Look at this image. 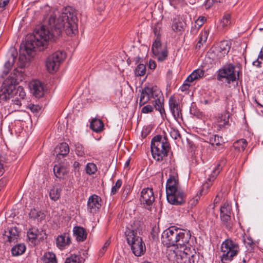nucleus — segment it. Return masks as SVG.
<instances>
[{
  "instance_id": "nucleus-32",
  "label": "nucleus",
  "mask_w": 263,
  "mask_h": 263,
  "mask_svg": "<svg viewBox=\"0 0 263 263\" xmlns=\"http://www.w3.org/2000/svg\"><path fill=\"white\" fill-rule=\"evenodd\" d=\"M163 49L162 48V44L161 40L155 39L152 47V51L153 53L158 54L159 51H161Z\"/></svg>"
},
{
  "instance_id": "nucleus-15",
  "label": "nucleus",
  "mask_w": 263,
  "mask_h": 263,
  "mask_svg": "<svg viewBox=\"0 0 263 263\" xmlns=\"http://www.w3.org/2000/svg\"><path fill=\"white\" fill-rule=\"evenodd\" d=\"M101 198L96 195L91 196L87 201L88 211L91 213H96L101 206Z\"/></svg>"
},
{
  "instance_id": "nucleus-2",
  "label": "nucleus",
  "mask_w": 263,
  "mask_h": 263,
  "mask_svg": "<svg viewBox=\"0 0 263 263\" xmlns=\"http://www.w3.org/2000/svg\"><path fill=\"white\" fill-rule=\"evenodd\" d=\"M191 237L190 231L180 229L175 226L165 230L162 234V241L167 247L176 246L180 249L190 244Z\"/></svg>"
},
{
  "instance_id": "nucleus-13",
  "label": "nucleus",
  "mask_w": 263,
  "mask_h": 263,
  "mask_svg": "<svg viewBox=\"0 0 263 263\" xmlns=\"http://www.w3.org/2000/svg\"><path fill=\"white\" fill-rule=\"evenodd\" d=\"M227 162L224 158H221L218 162L216 167L213 170L212 173L210 175L207 181L203 184V187L209 189L212 184L213 181L215 179L217 175L219 174L223 166Z\"/></svg>"
},
{
  "instance_id": "nucleus-12",
  "label": "nucleus",
  "mask_w": 263,
  "mask_h": 263,
  "mask_svg": "<svg viewBox=\"0 0 263 263\" xmlns=\"http://www.w3.org/2000/svg\"><path fill=\"white\" fill-rule=\"evenodd\" d=\"M166 194V199L167 201L173 205H182L185 202V194L183 191V190L180 188L177 189V191H175L174 193H173L172 194L173 195V198L170 199L169 198L168 194Z\"/></svg>"
},
{
  "instance_id": "nucleus-54",
  "label": "nucleus",
  "mask_w": 263,
  "mask_h": 263,
  "mask_svg": "<svg viewBox=\"0 0 263 263\" xmlns=\"http://www.w3.org/2000/svg\"><path fill=\"white\" fill-rule=\"evenodd\" d=\"M205 20L206 19L204 17L200 16L196 21L195 23L197 25H198V27H200L203 24Z\"/></svg>"
},
{
  "instance_id": "nucleus-17",
  "label": "nucleus",
  "mask_w": 263,
  "mask_h": 263,
  "mask_svg": "<svg viewBox=\"0 0 263 263\" xmlns=\"http://www.w3.org/2000/svg\"><path fill=\"white\" fill-rule=\"evenodd\" d=\"M57 247L61 250L64 249L66 246L70 243V238L68 233H64L59 236L56 239Z\"/></svg>"
},
{
  "instance_id": "nucleus-22",
  "label": "nucleus",
  "mask_w": 263,
  "mask_h": 263,
  "mask_svg": "<svg viewBox=\"0 0 263 263\" xmlns=\"http://www.w3.org/2000/svg\"><path fill=\"white\" fill-rule=\"evenodd\" d=\"M231 48V44L228 41H222L220 44L218 49V51L220 53L219 58L224 57L229 52Z\"/></svg>"
},
{
  "instance_id": "nucleus-25",
  "label": "nucleus",
  "mask_w": 263,
  "mask_h": 263,
  "mask_svg": "<svg viewBox=\"0 0 263 263\" xmlns=\"http://www.w3.org/2000/svg\"><path fill=\"white\" fill-rule=\"evenodd\" d=\"M62 189L59 187H53L49 192L50 199L54 201H57L61 196Z\"/></svg>"
},
{
  "instance_id": "nucleus-8",
  "label": "nucleus",
  "mask_w": 263,
  "mask_h": 263,
  "mask_svg": "<svg viewBox=\"0 0 263 263\" xmlns=\"http://www.w3.org/2000/svg\"><path fill=\"white\" fill-rule=\"evenodd\" d=\"M15 82L16 80L12 77H8L5 80L0 89V102L6 101L13 96Z\"/></svg>"
},
{
  "instance_id": "nucleus-50",
  "label": "nucleus",
  "mask_w": 263,
  "mask_h": 263,
  "mask_svg": "<svg viewBox=\"0 0 263 263\" xmlns=\"http://www.w3.org/2000/svg\"><path fill=\"white\" fill-rule=\"evenodd\" d=\"M170 134L171 137L175 140L178 138H181V135L179 130L176 128H171Z\"/></svg>"
},
{
  "instance_id": "nucleus-60",
  "label": "nucleus",
  "mask_w": 263,
  "mask_h": 263,
  "mask_svg": "<svg viewBox=\"0 0 263 263\" xmlns=\"http://www.w3.org/2000/svg\"><path fill=\"white\" fill-rule=\"evenodd\" d=\"M21 99L18 98V97H15L14 100H13L12 101L13 102V104L14 105H17L20 106L22 104L21 103Z\"/></svg>"
},
{
  "instance_id": "nucleus-53",
  "label": "nucleus",
  "mask_w": 263,
  "mask_h": 263,
  "mask_svg": "<svg viewBox=\"0 0 263 263\" xmlns=\"http://www.w3.org/2000/svg\"><path fill=\"white\" fill-rule=\"evenodd\" d=\"M153 109V107L152 105H147L142 108L141 112L144 114H148L152 112Z\"/></svg>"
},
{
  "instance_id": "nucleus-19",
  "label": "nucleus",
  "mask_w": 263,
  "mask_h": 263,
  "mask_svg": "<svg viewBox=\"0 0 263 263\" xmlns=\"http://www.w3.org/2000/svg\"><path fill=\"white\" fill-rule=\"evenodd\" d=\"M151 95L150 91V87L145 86L142 89L141 91L139 100L140 106H142L146 103H147L148 101L151 99Z\"/></svg>"
},
{
  "instance_id": "nucleus-16",
  "label": "nucleus",
  "mask_w": 263,
  "mask_h": 263,
  "mask_svg": "<svg viewBox=\"0 0 263 263\" xmlns=\"http://www.w3.org/2000/svg\"><path fill=\"white\" fill-rule=\"evenodd\" d=\"M204 73V71L200 69H197L194 70L191 74H190L185 80V83L182 87V90L187 89L190 85L186 82H192L195 80H198L202 78Z\"/></svg>"
},
{
  "instance_id": "nucleus-33",
  "label": "nucleus",
  "mask_w": 263,
  "mask_h": 263,
  "mask_svg": "<svg viewBox=\"0 0 263 263\" xmlns=\"http://www.w3.org/2000/svg\"><path fill=\"white\" fill-rule=\"evenodd\" d=\"M16 58V57L14 53H12L11 55V60H9L5 64V69L3 71V74L5 76H7V74L8 73L9 70L10 69L11 67L13 65L15 59Z\"/></svg>"
},
{
  "instance_id": "nucleus-27",
  "label": "nucleus",
  "mask_w": 263,
  "mask_h": 263,
  "mask_svg": "<svg viewBox=\"0 0 263 263\" xmlns=\"http://www.w3.org/2000/svg\"><path fill=\"white\" fill-rule=\"evenodd\" d=\"M44 263H57L56 256L52 252H47L45 253L43 257Z\"/></svg>"
},
{
  "instance_id": "nucleus-31",
  "label": "nucleus",
  "mask_w": 263,
  "mask_h": 263,
  "mask_svg": "<svg viewBox=\"0 0 263 263\" xmlns=\"http://www.w3.org/2000/svg\"><path fill=\"white\" fill-rule=\"evenodd\" d=\"M150 91L151 98H153L155 100L157 99H163L161 91L157 86L150 87Z\"/></svg>"
},
{
  "instance_id": "nucleus-6",
  "label": "nucleus",
  "mask_w": 263,
  "mask_h": 263,
  "mask_svg": "<svg viewBox=\"0 0 263 263\" xmlns=\"http://www.w3.org/2000/svg\"><path fill=\"white\" fill-rule=\"evenodd\" d=\"M66 58V54L62 51H57L49 56L46 61V67L50 73L56 72L61 63Z\"/></svg>"
},
{
  "instance_id": "nucleus-39",
  "label": "nucleus",
  "mask_w": 263,
  "mask_h": 263,
  "mask_svg": "<svg viewBox=\"0 0 263 263\" xmlns=\"http://www.w3.org/2000/svg\"><path fill=\"white\" fill-rule=\"evenodd\" d=\"M220 215H229L231 214L232 208L229 203L226 202L220 207Z\"/></svg>"
},
{
  "instance_id": "nucleus-58",
  "label": "nucleus",
  "mask_w": 263,
  "mask_h": 263,
  "mask_svg": "<svg viewBox=\"0 0 263 263\" xmlns=\"http://www.w3.org/2000/svg\"><path fill=\"white\" fill-rule=\"evenodd\" d=\"M244 242L247 246H248L251 248H252L254 245L253 240L251 238H248L247 239H244Z\"/></svg>"
},
{
  "instance_id": "nucleus-37",
  "label": "nucleus",
  "mask_w": 263,
  "mask_h": 263,
  "mask_svg": "<svg viewBox=\"0 0 263 263\" xmlns=\"http://www.w3.org/2000/svg\"><path fill=\"white\" fill-rule=\"evenodd\" d=\"M146 73V66L143 64H139L135 70V74L136 77H141Z\"/></svg>"
},
{
  "instance_id": "nucleus-48",
  "label": "nucleus",
  "mask_w": 263,
  "mask_h": 263,
  "mask_svg": "<svg viewBox=\"0 0 263 263\" xmlns=\"http://www.w3.org/2000/svg\"><path fill=\"white\" fill-rule=\"evenodd\" d=\"M122 184V181L121 179H118L116 181L115 185H114L111 188V194H112V195L116 194L117 193L118 190L121 186Z\"/></svg>"
},
{
  "instance_id": "nucleus-4",
  "label": "nucleus",
  "mask_w": 263,
  "mask_h": 263,
  "mask_svg": "<svg viewBox=\"0 0 263 263\" xmlns=\"http://www.w3.org/2000/svg\"><path fill=\"white\" fill-rule=\"evenodd\" d=\"M124 234L133 253L137 256L144 254L146 250L145 246L142 238L137 236V229L131 226L130 228L126 229Z\"/></svg>"
},
{
  "instance_id": "nucleus-42",
  "label": "nucleus",
  "mask_w": 263,
  "mask_h": 263,
  "mask_svg": "<svg viewBox=\"0 0 263 263\" xmlns=\"http://www.w3.org/2000/svg\"><path fill=\"white\" fill-rule=\"evenodd\" d=\"M80 258L79 256L71 254L67 257L65 260V263H80Z\"/></svg>"
},
{
  "instance_id": "nucleus-55",
  "label": "nucleus",
  "mask_w": 263,
  "mask_h": 263,
  "mask_svg": "<svg viewBox=\"0 0 263 263\" xmlns=\"http://www.w3.org/2000/svg\"><path fill=\"white\" fill-rule=\"evenodd\" d=\"M215 3V2L214 0H206L204 4L205 9H209L214 5Z\"/></svg>"
},
{
  "instance_id": "nucleus-38",
  "label": "nucleus",
  "mask_w": 263,
  "mask_h": 263,
  "mask_svg": "<svg viewBox=\"0 0 263 263\" xmlns=\"http://www.w3.org/2000/svg\"><path fill=\"white\" fill-rule=\"evenodd\" d=\"M15 83H16V82ZM13 95L20 99H24L26 96V93L22 86H19L16 88V84H15V90L13 91Z\"/></svg>"
},
{
  "instance_id": "nucleus-64",
  "label": "nucleus",
  "mask_w": 263,
  "mask_h": 263,
  "mask_svg": "<svg viewBox=\"0 0 263 263\" xmlns=\"http://www.w3.org/2000/svg\"><path fill=\"white\" fill-rule=\"evenodd\" d=\"M80 164L78 162L75 161L73 163V166L74 168L75 171H79Z\"/></svg>"
},
{
  "instance_id": "nucleus-30",
  "label": "nucleus",
  "mask_w": 263,
  "mask_h": 263,
  "mask_svg": "<svg viewBox=\"0 0 263 263\" xmlns=\"http://www.w3.org/2000/svg\"><path fill=\"white\" fill-rule=\"evenodd\" d=\"M220 219L222 224L228 230H230L232 228V222L231 220V215H220Z\"/></svg>"
},
{
  "instance_id": "nucleus-20",
  "label": "nucleus",
  "mask_w": 263,
  "mask_h": 263,
  "mask_svg": "<svg viewBox=\"0 0 263 263\" xmlns=\"http://www.w3.org/2000/svg\"><path fill=\"white\" fill-rule=\"evenodd\" d=\"M73 234L78 241H83L87 238V232L85 229L81 227L73 228Z\"/></svg>"
},
{
  "instance_id": "nucleus-5",
  "label": "nucleus",
  "mask_w": 263,
  "mask_h": 263,
  "mask_svg": "<svg viewBox=\"0 0 263 263\" xmlns=\"http://www.w3.org/2000/svg\"><path fill=\"white\" fill-rule=\"evenodd\" d=\"M239 249V247L237 243L231 239L226 240L221 247V261L223 263H228L231 261L234 256L237 254Z\"/></svg>"
},
{
  "instance_id": "nucleus-3",
  "label": "nucleus",
  "mask_w": 263,
  "mask_h": 263,
  "mask_svg": "<svg viewBox=\"0 0 263 263\" xmlns=\"http://www.w3.org/2000/svg\"><path fill=\"white\" fill-rule=\"evenodd\" d=\"M151 152L153 158L157 161H161L168 155L171 149L170 144L166 136H155L151 141Z\"/></svg>"
},
{
  "instance_id": "nucleus-49",
  "label": "nucleus",
  "mask_w": 263,
  "mask_h": 263,
  "mask_svg": "<svg viewBox=\"0 0 263 263\" xmlns=\"http://www.w3.org/2000/svg\"><path fill=\"white\" fill-rule=\"evenodd\" d=\"M27 236L29 240L36 239L37 236L36 230L33 229H29L27 232Z\"/></svg>"
},
{
  "instance_id": "nucleus-29",
  "label": "nucleus",
  "mask_w": 263,
  "mask_h": 263,
  "mask_svg": "<svg viewBox=\"0 0 263 263\" xmlns=\"http://www.w3.org/2000/svg\"><path fill=\"white\" fill-rule=\"evenodd\" d=\"M26 247L23 244H18L14 246L11 249V252L13 256H18L24 253Z\"/></svg>"
},
{
  "instance_id": "nucleus-40",
  "label": "nucleus",
  "mask_w": 263,
  "mask_h": 263,
  "mask_svg": "<svg viewBox=\"0 0 263 263\" xmlns=\"http://www.w3.org/2000/svg\"><path fill=\"white\" fill-rule=\"evenodd\" d=\"M157 59L159 62H163L166 60L168 57V51L166 48H163V50L159 51L158 54H154Z\"/></svg>"
},
{
  "instance_id": "nucleus-36",
  "label": "nucleus",
  "mask_w": 263,
  "mask_h": 263,
  "mask_svg": "<svg viewBox=\"0 0 263 263\" xmlns=\"http://www.w3.org/2000/svg\"><path fill=\"white\" fill-rule=\"evenodd\" d=\"M154 106L157 110H158L160 113L163 116V114H165V110L164 108L163 99H157L154 101Z\"/></svg>"
},
{
  "instance_id": "nucleus-28",
  "label": "nucleus",
  "mask_w": 263,
  "mask_h": 263,
  "mask_svg": "<svg viewBox=\"0 0 263 263\" xmlns=\"http://www.w3.org/2000/svg\"><path fill=\"white\" fill-rule=\"evenodd\" d=\"M53 172L56 177L61 179L66 173V170L63 166L55 165L53 168Z\"/></svg>"
},
{
  "instance_id": "nucleus-26",
  "label": "nucleus",
  "mask_w": 263,
  "mask_h": 263,
  "mask_svg": "<svg viewBox=\"0 0 263 263\" xmlns=\"http://www.w3.org/2000/svg\"><path fill=\"white\" fill-rule=\"evenodd\" d=\"M29 216L33 219L42 221L45 218V215L41 211H37L35 209H32L29 213Z\"/></svg>"
},
{
  "instance_id": "nucleus-43",
  "label": "nucleus",
  "mask_w": 263,
  "mask_h": 263,
  "mask_svg": "<svg viewBox=\"0 0 263 263\" xmlns=\"http://www.w3.org/2000/svg\"><path fill=\"white\" fill-rule=\"evenodd\" d=\"M9 235H8V240L9 242L14 241L17 238V236H18V232L16 228L11 229L9 231Z\"/></svg>"
},
{
  "instance_id": "nucleus-52",
  "label": "nucleus",
  "mask_w": 263,
  "mask_h": 263,
  "mask_svg": "<svg viewBox=\"0 0 263 263\" xmlns=\"http://www.w3.org/2000/svg\"><path fill=\"white\" fill-rule=\"evenodd\" d=\"M110 245V241L109 240H107L105 242V243L104 244L103 246L102 247V248L100 250L99 252V256L100 257L102 256L105 252L106 251V250L108 248V247Z\"/></svg>"
},
{
  "instance_id": "nucleus-63",
  "label": "nucleus",
  "mask_w": 263,
  "mask_h": 263,
  "mask_svg": "<svg viewBox=\"0 0 263 263\" xmlns=\"http://www.w3.org/2000/svg\"><path fill=\"white\" fill-rule=\"evenodd\" d=\"M2 159L1 158H0V176H2L3 173H4V168L3 164L2 163Z\"/></svg>"
},
{
  "instance_id": "nucleus-45",
  "label": "nucleus",
  "mask_w": 263,
  "mask_h": 263,
  "mask_svg": "<svg viewBox=\"0 0 263 263\" xmlns=\"http://www.w3.org/2000/svg\"><path fill=\"white\" fill-rule=\"evenodd\" d=\"M97 171V167L95 164L89 163L87 164L86 167V173L89 175L94 174Z\"/></svg>"
},
{
  "instance_id": "nucleus-56",
  "label": "nucleus",
  "mask_w": 263,
  "mask_h": 263,
  "mask_svg": "<svg viewBox=\"0 0 263 263\" xmlns=\"http://www.w3.org/2000/svg\"><path fill=\"white\" fill-rule=\"evenodd\" d=\"M30 109L33 112H38L41 107L39 105H35L34 104L30 105Z\"/></svg>"
},
{
  "instance_id": "nucleus-10",
  "label": "nucleus",
  "mask_w": 263,
  "mask_h": 263,
  "mask_svg": "<svg viewBox=\"0 0 263 263\" xmlns=\"http://www.w3.org/2000/svg\"><path fill=\"white\" fill-rule=\"evenodd\" d=\"M235 67L232 64L224 65L218 70L217 79L221 81L222 78H226L227 83L236 81V77L235 71Z\"/></svg>"
},
{
  "instance_id": "nucleus-51",
  "label": "nucleus",
  "mask_w": 263,
  "mask_h": 263,
  "mask_svg": "<svg viewBox=\"0 0 263 263\" xmlns=\"http://www.w3.org/2000/svg\"><path fill=\"white\" fill-rule=\"evenodd\" d=\"M200 199V196L197 194L196 196L193 198L189 201V204L191 208L195 206L199 201Z\"/></svg>"
},
{
  "instance_id": "nucleus-35",
  "label": "nucleus",
  "mask_w": 263,
  "mask_h": 263,
  "mask_svg": "<svg viewBox=\"0 0 263 263\" xmlns=\"http://www.w3.org/2000/svg\"><path fill=\"white\" fill-rule=\"evenodd\" d=\"M209 143L212 145H216V146H220L223 143V141L221 137L214 135H212V136L209 138Z\"/></svg>"
},
{
  "instance_id": "nucleus-9",
  "label": "nucleus",
  "mask_w": 263,
  "mask_h": 263,
  "mask_svg": "<svg viewBox=\"0 0 263 263\" xmlns=\"http://www.w3.org/2000/svg\"><path fill=\"white\" fill-rule=\"evenodd\" d=\"M180 188V185L178 179V175L175 168L170 170L169 177L167 180L166 184V194H168L169 198H173L172 193L177 189Z\"/></svg>"
},
{
  "instance_id": "nucleus-7",
  "label": "nucleus",
  "mask_w": 263,
  "mask_h": 263,
  "mask_svg": "<svg viewBox=\"0 0 263 263\" xmlns=\"http://www.w3.org/2000/svg\"><path fill=\"white\" fill-rule=\"evenodd\" d=\"M191 247L190 244L184 246L183 250L176 254V263H198V256L195 252V254H193Z\"/></svg>"
},
{
  "instance_id": "nucleus-41",
  "label": "nucleus",
  "mask_w": 263,
  "mask_h": 263,
  "mask_svg": "<svg viewBox=\"0 0 263 263\" xmlns=\"http://www.w3.org/2000/svg\"><path fill=\"white\" fill-rule=\"evenodd\" d=\"M229 115L228 114L221 115L217 120L218 126L221 127L227 125L229 122Z\"/></svg>"
},
{
  "instance_id": "nucleus-24",
  "label": "nucleus",
  "mask_w": 263,
  "mask_h": 263,
  "mask_svg": "<svg viewBox=\"0 0 263 263\" xmlns=\"http://www.w3.org/2000/svg\"><path fill=\"white\" fill-rule=\"evenodd\" d=\"M185 23L180 18H174L172 24V29L174 31H182L184 30Z\"/></svg>"
},
{
  "instance_id": "nucleus-59",
  "label": "nucleus",
  "mask_w": 263,
  "mask_h": 263,
  "mask_svg": "<svg viewBox=\"0 0 263 263\" xmlns=\"http://www.w3.org/2000/svg\"><path fill=\"white\" fill-rule=\"evenodd\" d=\"M148 67L151 69H155L156 67V63L153 60H150L149 61Z\"/></svg>"
},
{
  "instance_id": "nucleus-18",
  "label": "nucleus",
  "mask_w": 263,
  "mask_h": 263,
  "mask_svg": "<svg viewBox=\"0 0 263 263\" xmlns=\"http://www.w3.org/2000/svg\"><path fill=\"white\" fill-rule=\"evenodd\" d=\"M31 90L36 98H41L44 96V88L42 83L39 81L33 82Z\"/></svg>"
},
{
  "instance_id": "nucleus-47",
  "label": "nucleus",
  "mask_w": 263,
  "mask_h": 263,
  "mask_svg": "<svg viewBox=\"0 0 263 263\" xmlns=\"http://www.w3.org/2000/svg\"><path fill=\"white\" fill-rule=\"evenodd\" d=\"M74 146L75 151L78 156H83L85 155L84 148L81 144L77 143L74 144Z\"/></svg>"
},
{
  "instance_id": "nucleus-62",
  "label": "nucleus",
  "mask_w": 263,
  "mask_h": 263,
  "mask_svg": "<svg viewBox=\"0 0 263 263\" xmlns=\"http://www.w3.org/2000/svg\"><path fill=\"white\" fill-rule=\"evenodd\" d=\"M9 0H0V7L4 8L9 3Z\"/></svg>"
},
{
  "instance_id": "nucleus-1",
  "label": "nucleus",
  "mask_w": 263,
  "mask_h": 263,
  "mask_svg": "<svg viewBox=\"0 0 263 263\" xmlns=\"http://www.w3.org/2000/svg\"><path fill=\"white\" fill-rule=\"evenodd\" d=\"M77 21L76 12L72 7H65L61 14L54 10L49 14L47 25H43L33 34L26 36L23 51L28 56H33L36 49L43 50L48 41L60 36L63 30L67 35H71L76 31Z\"/></svg>"
},
{
  "instance_id": "nucleus-44",
  "label": "nucleus",
  "mask_w": 263,
  "mask_h": 263,
  "mask_svg": "<svg viewBox=\"0 0 263 263\" xmlns=\"http://www.w3.org/2000/svg\"><path fill=\"white\" fill-rule=\"evenodd\" d=\"M153 32L156 37V39L161 40V25L159 23H156L153 28Z\"/></svg>"
},
{
  "instance_id": "nucleus-61",
  "label": "nucleus",
  "mask_w": 263,
  "mask_h": 263,
  "mask_svg": "<svg viewBox=\"0 0 263 263\" xmlns=\"http://www.w3.org/2000/svg\"><path fill=\"white\" fill-rule=\"evenodd\" d=\"M261 62L259 60V59H257L255 61L253 62V65L257 67H261Z\"/></svg>"
},
{
  "instance_id": "nucleus-23",
  "label": "nucleus",
  "mask_w": 263,
  "mask_h": 263,
  "mask_svg": "<svg viewBox=\"0 0 263 263\" xmlns=\"http://www.w3.org/2000/svg\"><path fill=\"white\" fill-rule=\"evenodd\" d=\"M90 127L93 131L99 133L103 130L104 123L100 119H93L90 122Z\"/></svg>"
},
{
  "instance_id": "nucleus-46",
  "label": "nucleus",
  "mask_w": 263,
  "mask_h": 263,
  "mask_svg": "<svg viewBox=\"0 0 263 263\" xmlns=\"http://www.w3.org/2000/svg\"><path fill=\"white\" fill-rule=\"evenodd\" d=\"M231 24V15L230 14H226L223 15L220 21V24L222 27L228 26Z\"/></svg>"
},
{
  "instance_id": "nucleus-11",
  "label": "nucleus",
  "mask_w": 263,
  "mask_h": 263,
  "mask_svg": "<svg viewBox=\"0 0 263 263\" xmlns=\"http://www.w3.org/2000/svg\"><path fill=\"white\" fill-rule=\"evenodd\" d=\"M155 200V198L152 188L147 187L142 190L140 200L141 203L145 209L151 211Z\"/></svg>"
},
{
  "instance_id": "nucleus-57",
  "label": "nucleus",
  "mask_w": 263,
  "mask_h": 263,
  "mask_svg": "<svg viewBox=\"0 0 263 263\" xmlns=\"http://www.w3.org/2000/svg\"><path fill=\"white\" fill-rule=\"evenodd\" d=\"M206 39H207L206 33V32H204L203 34H201L200 40H199V41L197 43V45L198 44H202V41L205 42L206 40Z\"/></svg>"
},
{
  "instance_id": "nucleus-21",
  "label": "nucleus",
  "mask_w": 263,
  "mask_h": 263,
  "mask_svg": "<svg viewBox=\"0 0 263 263\" xmlns=\"http://www.w3.org/2000/svg\"><path fill=\"white\" fill-rule=\"evenodd\" d=\"M55 151L57 153V157L60 159L61 157H64L69 153V147L68 144L64 142L57 146Z\"/></svg>"
},
{
  "instance_id": "nucleus-34",
  "label": "nucleus",
  "mask_w": 263,
  "mask_h": 263,
  "mask_svg": "<svg viewBox=\"0 0 263 263\" xmlns=\"http://www.w3.org/2000/svg\"><path fill=\"white\" fill-rule=\"evenodd\" d=\"M247 146V142L246 139H241L234 143V147L238 151H243Z\"/></svg>"
},
{
  "instance_id": "nucleus-14",
  "label": "nucleus",
  "mask_w": 263,
  "mask_h": 263,
  "mask_svg": "<svg viewBox=\"0 0 263 263\" xmlns=\"http://www.w3.org/2000/svg\"><path fill=\"white\" fill-rule=\"evenodd\" d=\"M169 108L174 118L177 120L182 118V110L179 103L174 96H171L168 100Z\"/></svg>"
}]
</instances>
